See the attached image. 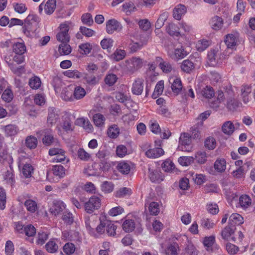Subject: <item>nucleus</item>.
Returning a JSON list of instances; mask_svg holds the SVG:
<instances>
[{"label": "nucleus", "mask_w": 255, "mask_h": 255, "mask_svg": "<svg viewBox=\"0 0 255 255\" xmlns=\"http://www.w3.org/2000/svg\"><path fill=\"white\" fill-rule=\"evenodd\" d=\"M171 88L173 92L176 94H179L182 89V85L181 80L179 78H175L172 84Z\"/></svg>", "instance_id": "obj_37"}, {"label": "nucleus", "mask_w": 255, "mask_h": 255, "mask_svg": "<svg viewBox=\"0 0 255 255\" xmlns=\"http://www.w3.org/2000/svg\"><path fill=\"white\" fill-rule=\"evenodd\" d=\"M130 165L126 162H121L117 166L119 171L123 174H128L130 170Z\"/></svg>", "instance_id": "obj_34"}, {"label": "nucleus", "mask_w": 255, "mask_h": 255, "mask_svg": "<svg viewBox=\"0 0 255 255\" xmlns=\"http://www.w3.org/2000/svg\"><path fill=\"white\" fill-rule=\"evenodd\" d=\"M77 155L81 160L83 161H88L91 158V155L82 148L78 150Z\"/></svg>", "instance_id": "obj_64"}, {"label": "nucleus", "mask_w": 255, "mask_h": 255, "mask_svg": "<svg viewBox=\"0 0 255 255\" xmlns=\"http://www.w3.org/2000/svg\"><path fill=\"white\" fill-rule=\"evenodd\" d=\"M69 24V22H65L60 25V31L56 35V39L62 43H68L70 40V36L68 34Z\"/></svg>", "instance_id": "obj_1"}, {"label": "nucleus", "mask_w": 255, "mask_h": 255, "mask_svg": "<svg viewBox=\"0 0 255 255\" xmlns=\"http://www.w3.org/2000/svg\"><path fill=\"white\" fill-rule=\"evenodd\" d=\"M149 177L152 182H160L163 180V176L161 172L157 169L148 168Z\"/></svg>", "instance_id": "obj_9"}, {"label": "nucleus", "mask_w": 255, "mask_h": 255, "mask_svg": "<svg viewBox=\"0 0 255 255\" xmlns=\"http://www.w3.org/2000/svg\"><path fill=\"white\" fill-rule=\"evenodd\" d=\"M239 205L243 209L248 208L252 204V200L249 196L245 194L242 195L239 198Z\"/></svg>", "instance_id": "obj_16"}, {"label": "nucleus", "mask_w": 255, "mask_h": 255, "mask_svg": "<svg viewBox=\"0 0 255 255\" xmlns=\"http://www.w3.org/2000/svg\"><path fill=\"white\" fill-rule=\"evenodd\" d=\"M187 55V52L182 48H176L175 49L174 54L172 57L173 59L176 60L182 59Z\"/></svg>", "instance_id": "obj_56"}, {"label": "nucleus", "mask_w": 255, "mask_h": 255, "mask_svg": "<svg viewBox=\"0 0 255 255\" xmlns=\"http://www.w3.org/2000/svg\"><path fill=\"white\" fill-rule=\"evenodd\" d=\"M101 206L100 199L96 196H93L88 201L84 204L85 210L87 213L92 214L96 210L98 209Z\"/></svg>", "instance_id": "obj_2"}, {"label": "nucleus", "mask_w": 255, "mask_h": 255, "mask_svg": "<svg viewBox=\"0 0 255 255\" xmlns=\"http://www.w3.org/2000/svg\"><path fill=\"white\" fill-rule=\"evenodd\" d=\"M45 249L50 253H55L58 249V245L53 240H50L46 245Z\"/></svg>", "instance_id": "obj_40"}, {"label": "nucleus", "mask_w": 255, "mask_h": 255, "mask_svg": "<svg viewBox=\"0 0 255 255\" xmlns=\"http://www.w3.org/2000/svg\"><path fill=\"white\" fill-rule=\"evenodd\" d=\"M24 205L26 210L31 213H34L38 208L37 203L31 199L26 200L24 203Z\"/></svg>", "instance_id": "obj_25"}, {"label": "nucleus", "mask_w": 255, "mask_h": 255, "mask_svg": "<svg viewBox=\"0 0 255 255\" xmlns=\"http://www.w3.org/2000/svg\"><path fill=\"white\" fill-rule=\"evenodd\" d=\"M83 79L89 85H95L97 83L96 76L92 73H83Z\"/></svg>", "instance_id": "obj_32"}, {"label": "nucleus", "mask_w": 255, "mask_h": 255, "mask_svg": "<svg viewBox=\"0 0 255 255\" xmlns=\"http://www.w3.org/2000/svg\"><path fill=\"white\" fill-rule=\"evenodd\" d=\"M93 120L96 126L100 127L104 124L105 119L102 114H96L93 116Z\"/></svg>", "instance_id": "obj_57"}, {"label": "nucleus", "mask_w": 255, "mask_h": 255, "mask_svg": "<svg viewBox=\"0 0 255 255\" xmlns=\"http://www.w3.org/2000/svg\"><path fill=\"white\" fill-rule=\"evenodd\" d=\"M205 146L209 150H213L216 146V141L213 137H208L205 141Z\"/></svg>", "instance_id": "obj_58"}, {"label": "nucleus", "mask_w": 255, "mask_h": 255, "mask_svg": "<svg viewBox=\"0 0 255 255\" xmlns=\"http://www.w3.org/2000/svg\"><path fill=\"white\" fill-rule=\"evenodd\" d=\"M25 144L29 148L34 149L37 145V139L34 136H29L26 138Z\"/></svg>", "instance_id": "obj_39"}, {"label": "nucleus", "mask_w": 255, "mask_h": 255, "mask_svg": "<svg viewBox=\"0 0 255 255\" xmlns=\"http://www.w3.org/2000/svg\"><path fill=\"white\" fill-rule=\"evenodd\" d=\"M122 28L121 23L115 19H110L106 23V31L108 34H112L115 31L120 30Z\"/></svg>", "instance_id": "obj_6"}, {"label": "nucleus", "mask_w": 255, "mask_h": 255, "mask_svg": "<svg viewBox=\"0 0 255 255\" xmlns=\"http://www.w3.org/2000/svg\"><path fill=\"white\" fill-rule=\"evenodd\" d=\"M210 45V41L206 39L199 40L196 44V48L199 51H203Z\"/></svg>", "instance_id": "obj_54"}, {"label": "nucleus", "mask_w": 255, "mask_h": 255, "mask_svg": "<svg viewBox=\"0 0 255 255\" xmlns=\"http://www.w3.org/2000/svg\"><path fill=\"white\" fill-rule=\"evenodd\" d=\"M201 94L204 97L210 99L215 95V93L212 87L207 86L201 91Z\"/></svg>", "instance_id": "obj_38"}, {"label": "nucleus", "mask_w": 255, "mask_h": 255, "mask_svg": "<svg viewBox=\"0 0 255 255\" xmlns=\"http://www.w3.org/2000/svg\"><path fill=\"white\" fill-rule=\"evenodd\" d=\"M33 172V167L30 164L25 163L23 165L21 172L25 178L30 177Z\"/></svg>", "instance_id": "obj_35"}, {"label": "nucleus", "mask_w": 255, "mask_h": 255, "mask_svg": "<svg viewBox=\"0 0 255 255\" xmlns=\"http://www.w3.org/2000/svg\"><path fill=\"white\" fill-rule=\"evenodd\" d=\"M143 65L142 60L140 58L132 57L130 59L129 69L133 72L140 68Z\"/></svg>", "instance_id": "obj_15"}, {"label": "nucleus", "mask_w": 255, "mask_h": 255, "mask_svg": "<svg viewBox=\"0 0 255 255\" xmlns=\"http://www.w3.org/2000/svg\"><path fill=\"white\" fill-rule=\"evenodd\" d=\"M28 83L32 89H37L40 87L41 82L39 77L34 76L29 79Z\"/></svg>", "instance_id": "obj_49"}, {"label": "nucleus", "mask_w": 255, "mask_h": 255, "mask_svg": "<svg viewBox=\"0 0 255 255\" xmlns=\"http://www.w3.org/2000/svg\"><path fill=\"white\" fill-rule=\"evenodd\" d=\"M194 158L192 156H180L178 161L182 166H188L194 161Z\"/></svg>", "instance_id": "obj_50"}, {"label": "nucleus", "mask_w": 255, "mask_h": 255, "mask_svg": "<svg viewBox=\"0 0 255 255\" xmlns=\"http://www.w3.org/2000/svg\"><path fill=\"white\" fill-rule=\"evenodd\" d=\"M59 51L62 55H68L71 52V46L68 43H61L59 46Z\"/></svg>", "instance_id": "obj_55"}, {"label": "nucleus", "mask_w": 255, "mask_h": 255, "mask_svg": "<svg viewBox=\"0 0 255 255\" xmlns=\"http://www.w3.org/2000/svg\"><path fill=\"white\" fill-rule=\"evenodd\" d=\"M74 86L70 85L65 87L61 93V97L65 101H72L73 97Z\"/></svg>", "instance_id": "obj_10"}, {"label": "nucleus", "mask_w": 255, "mask_h": 255, "mask_svg": "<svg viewBox=\"0 0 255 255\" xmlns=\"http://www.w3.org/2000/svg\"><path fill=\"white\" fill-rule=\"evenodd\" d=\"M49 234L41 232H38L37 235V239L36 240V244L37 245H43L46 241H47L49 238Z\"/></svg>", "instance_id": "obj_47"}, {"label": "nucleus", "mask_w": 255, "mask_h": 255, "mask_svg": "<svg viewBox=\"0 0 255 255\" xmlns=\"http://www.w3.org/2000/svg\"><path fill=\"white\" fill-rule=\"evenodd\" d=\"M118 80L117 76L114 74H109L106 75L105 78V83L109 86L115 84Z\"/></svg>", "instance_id": "obj_61"}, {"label": "nucleus", "mask_w": 255, "mask_h": 255, "mask_svg": "<svg viewBox=\"0 0 255 255\" xmlns=\"http://www.w3.org/2000/svg\"><path fill=\"white\" fill-rule=\"evenodd\" d=\"M186 6L181 4H178L173 9V17L177 20H180L182 16L186 13Z\"/></svg>", "instance_id": "obj_11"}, {"label": "nucleus", "mask_w": 255, "mask_h": 255, "mask_svg": "<svg viewBox=\"0 0 255 255\" xmlns=\"http://www.w3.org/2000/svg\"><path fill=\"white\" fill-rule=\"evenodd\" d=\"M167 17V13L164 12L160 14L155 24L156 29H160L163 26L164 22L166 20Z\"/></svg>", "instance_id": "obj_48"}, {"label": "nucleus", "mask_w": 255, "mask_h": 255, "mask_svg": "<svg viewBox=\"0 0 255 255\" xmlns=\"http://www.w3.org/2000/svg\"><path fill=\"white\" fill-rule=\"evenodd\" d=\"M18 131V128L15 125H8L5 127V132L7 136H13Z\"/></svg>", "instance_id": "obj_53"}, {"label": "nucleus", "mask_w": 255, "mask_h": 255, "mask_svg": "<svg viewBox=\"0 0 255 255\" xmlns=\"http://www.w3.org/2000/svg\"><path fill=\"white\" fill-rule=\"evenodd\" d=\"M86 95L85 89L80 86H74L73 91V97L76 99H81L83 98Z\"/></svg>", "instance_id": "obj_30"}, {"label": "nucleus", "mask_w": 255, "mask_h": 255, "mask_svg": "<svg viewBox=\"0 0 255 255\" xmlns=\"http://www.w3.org/2000/svg\"><path fill=\"white\" fill-rule=\"evenodd\" d=\"M52 171L54 175L59 176V177H63L65 174L64 168L61 165L53 166Z\"/></svg>", "instance_id": "obj_44"}, {"label": "nucleus", "mask_w": 255, "mask_h": 255, "mask_svg": "<svg viewBox=\"0 0 255 255\" xmlns=\"http://www.w3.org/2000/svg\"><path fill=\"white\" fill-rule=\"evenodd\" d=\"M243 223V217L238 213H233L229 217V225L231 227H236V225H240Z\"/></svg>", "instance_id": "obj_13"}, {"label": "nucleus", "mask_w": 255, "mask_h": 255, "mask_svg": "<svg viewBox=\"0 0 255 255\" xmlns=\"http://www.w3.org/2000/svg\"><path fill=\"white\" fill-rule=\"evenodd\" d=\"M164 150L161 147H156L148 149L146 152L145 155L148 158H158L163 155Z\"/></svg>", "instance_id": "obj_14"}, {"label": "nucleus", "mask_w": 255, "mask_h": 255, "mask_svg": "<svg viewBox=\"0 0 255 255\" xmlns=\"http://www.w3.org/2000/svg\"><path fill=\"white\" fill-rule=\"evenodd\" d=\"M226 162L224 159L217 160L214 164L215 169L219 172H223L225 170Z\"/></svg>", "instance_id": "obj_43"}, {"label": "nucleus", "mask_w": 255, "mask_h": 255, "mask_svg": "<svg viewBox=\"0 0 255 255\" xmlns=\"http://www.w3.org/2000/svg\"><path fill=\"white\" fill-rule=\"evenodd\" d=\"M146 44V42H132L129 44V48L131 52H135L141 49L143 46Z\"/></svg>", "instance_id": "obj_52"}, {"label": "nucleus", "mask_w": 255, "mask_h": 255, "mask_svg": "<svg viewBox=\"0 0 255 255\" xmlns=\"http://www.w3.org/2000/svg\"><path fill=\"white\" fill-rule=\"evenodd\" d=\"M64 76L73 79H80L83 76V73L77 70H69L63 73Z\"/></svg>", "instance_id": "obj_28"}, {"label": "nucleus", "mask_w": 255, "mask_h": 255, "mask_svg": "<svg viewBox=\"0 0 255 255\" xmlns=\"http://www.w3.org/2000/svg\"><path fill=\"white\" fill-rule=\"evenodd\" d=\"M181 69L185 72L189 73L195 68L194 63L189 59L184 60L181 65Z\"/></svg>", "instance_id": "obj_18"}, {"label": "nucleus", "mask_w": 255, "mask_h": 255, "mask_svg": "<svg viewBox=\"0 0 255 255\" xmlns=\"http://www.w3.org/2000/svg\"><path fill=\"white\" fill-rule=\"evenodd\" d=\"M222 129L225 134L231 135L235 130V126L231 121H227L223 125Z\"/></svg>", "instance_id": "obj_24"}, {"label": "nucleus", "mask_w": 255, "mask_h": 255, "mask_svg": "<svg viewBox=\"0 0 255 255\" xmlns=\"http://www.w3.org/2000/svg\"><path fill=\"white\" fill-rule=\"evenodd\" d=\"M116 229L117 226L116 225L112 223L111 221H107L106 232L109 236L115 237L116 234Z\"/></svg>", "instance_id": "obj_33"}, {"label": "nucleus", "mask_w": 255, "mask_h": 255, "mask_svg": "<svg viewBox=\"0 0 255 255\" xmlns=\"http://www.w3.org/2000/svg\"><path fill=\"white\" fill-rule=\"evenodd\" d=\"M59 116L55 108L50 107L48 109V114L47 118V123L48 126H52L59 119Z\"/></svg>", "instance_id": "obj_7"}, {"label": "nucleus", "mask_w": 255, "mask_h": 255, "mask_svg": "<svg viewBox=\"0 0 255 255\" xmlns=\"http://www.w3.org/2000/svg\"><path fill=\"white\" fill-rule=\"evenodd\" d=\"M207 154L205 151L197 152L195 155L197 162L200 164H204L207 161Z\"/></svg>", "instance_id": "obj_63"}, {"label": "nucleus", "mask_w": 255, "mask_h": 255, "mask_svg": "<svg viewBox=\"0 0 255 255\" xmlns=\"http://www.w3.org/2000/svg\"><path fill=\"white\" fill-rule=\"evenodd\" d=\"M56 0H48L44 5L45 12L47 14L52 13L56 8Z\"/></svg>", "instance_id": "obj_31"}, {"label": "nucleus", "mask_w": 255, "mask_h": 255, "mask_svg": "<svg viewBox=\"0 0 255 255\" xmlns=\"http://www.w3.org/2000/svg\"><path fill=\"white\" fill-rule=\"evenodd\" d=\"M162 169L166 172H171L175 168V166L170 159H167L162 164Z\"/></svg>", "instance_id": "obj_45"}, {"label": "nucleus", "mask_w": 255, "mask_h": 255, "mask_svg": "<svg viewBox=\"0 0 255 255\" xmlns=\"http://www.w3.org/2000/svg\"><path fill=\"white\" fill-rule=\"evenodd\" d=\"M241 105L242 104L239 101L233 99L228 101L227 107L229 110L234 111L239 108Z\"/></svg>", "instance_id": "obj_36"}, {"label": "nucleus", "mask_w": 255, "mask_h": 255, "mask_svg": "<svg viewBox=\"0 0 255 255\" xmlns=\"http://www.w3.org/2000/svg\"><path fill=\"white\" fill-rule=\"evenodd\" d=\"M114 41L111 38H105L101 42V45L104 49L110 51L113 46Z\"/></svg>", "instance_id": "obj_60"}, {"label": "nucleus", "mask_w": 255, "mask_h": 255, "mask_svg": "<svg viewBox=\"0 0 255 255\" xmlns=\"http://www.w3.org/2000/svg\"><path fill=\"white\" fill-rule=\"evenodd\" d=\"M179 143L180 145L179 146V148L181 150L188 152L192 151L191 136H190L189 133H183L181 134L179 138Z\"/></svg>", "instance_id": "obj_3"}, {"label": "nucleus", "mask_w": 255, "mask_h": 255, "mask_svg": "<svg viewBox=\"0 0 255 255\" xmlns=\"http://www.w3.org/2000/svg\"><path fill=\"white\" fill-rule=\"evenodd\" d=\"M120 133V129L116 125H112L108 130L109 136L112 138H116Z\"/></svg>", "instance_id": "obj_41"}, {"label": "nucleus", "mask_w": 255, "mask_h": 255, "mask_svg": "<svg viewBox=\"0 0 255 255\" xmlns=\"http://www.w3.org/2000/svg\"><path fill=\"white\" fill-rule=\"evenodd\" d=\"M236 227H231L229 225L226 226L221 232V236L223 239L225 241H232L235 242V238L233 236L236 230Z\"/></svg>", "instance_id": "obj_5"}, {"label": "nucleus", "mask_w": 255, "mask_h": 255, "mask_svg": "<svg viewBox=\"0 0 255 255\" xmlns=\"http://www.w3.org/2000/svg\"><path fill=\"white\" fill-rule=\"evenodd\" d=\"M10 70L15 75L20 76L25 72V68L23 66H16L13 63H7Z\"/></svg>", "instance_id": "obj_19"}, {"label": "nucleus", "mask_w": 255, "mask_h": 255, "mask_svg": "<svg viewBox=\"0 0 255 255\" xmlns=\"http://www.w3.org/2000/svg\"><path fill=\"white\" fill-rule=\"evenodd\" d=\"M143 90V80L138 79L133 83L132 92L136 95H141Z\"/></svg>", "instance_id": "obj_12"}, {"label": "nucleus", "mask_w": 255, "mask_h": 255, "mask_svg": "<svg viewBox=\"0 0 255 255\" xmlns=\"http://www.w3.org/2000/svg\"><path fill=\"white\" fill-rule=\"evenodd\" d=\"M198 251L194 245L189 241H187L184 249V255H197Z\"/></svg>", "instance_id": "obj_22"}, {"label": "nucleus", "mask_w": 255, "mask_h": 255, "mask_svg": "<svg viewBox=\"0 0 255 255\" xmlns=\"http://www.w3.org/2000/svg\"><path fill=\"white\" fill-rule=\"evenodd\" d=\"M65 208V205L63 201L58 200H54L53 205L50 209V212L55 215L62 212Z\"/></svg>", "instance_id": "obj_8"}, {"label": "nucleus", "mask_w": 255, "mask_h": 255, "mask_svg": "<svg viewBox=\"0 0 255 255\" xmlns=\"http://www.w3.org/2000/svg\"><path fill=\"white\" fill-rule=\"evenodd\" d=\"M75 249L74 244L71 243H66L63 247V252L67 255L73 254L75 251Z\"/></svg>", "instance_id": "obj_59"}, {"label": "nucleus", "mask_w": 255, "mask_h": 255, "mask_svg": "<svg viewBox=\"0 0 255 255\" xmlns=\"http://www.w3.org/2000/svg\"><path fill=\"white\" fill-rule=\"evenodd\" d=\"M237 38L233 34H229L226 35L225 42L228 48L234 49L237 44Z\"/></svg>", "instance_id": "obj_21"}, {"label": "nucleus", "mask_w": 255, "mask_h": 255, "mask_svg": "<svg viewBox=\"0 0 255 255\" xmlns=\"http://www.w3.org/2000/svg\"><path fill=\"white\" fill-rule=\"evenodd\" d=\"M126 53L124 50L117 49L111 55V58L116 61L123 60L126 56Z\"/></svg>", "instance_id": "obj_29"}, {"label": "nucleus", "mask_w": 255, "mask_h": 255, "mask_svg": "<svg viewBox=\"0 0 255 255\" xmlns=\"http://www.w3.org/2000/svg\"><path fill=\"white\" fill-rule=\"evenodd\" d=\"M42 142L46 146H50L53 144L57 145L58 143L57 139L54 138L51 134L45 135L42 138Z\"/></svg>", "instance_id": "obj_27"}, {"label": "nucleus", "mask_w": 255, "mask_h": 255, "mask_svg": "<svg viewBox=\"0 0 255 255\" xmlns=\"http://www.w3.org/2000/svg\"><path fill=\"white\" fill-rule=\"evenodd\" d=\"M135 224L132 220H126L123 224V229L126 232H130L134 230Z\"/></svg>", "instance_id": "obj_42"}, {"label": "nucleus", "mask_w": 255, "mask_h": 255, "mask_svg": "<svg viewBox=\"0 0 255 255\" xmlns=\"http://www.w3.org/2000/svg\"><path fill=\"white\" fill-rule=\"evenodd\" d=\"M26 50V46L23 42H16L12 45V50L15 54H23Z\"/></svg>", "instance_id": "obj_20"}, {"label": "nucleus", "mask_w": 255, "mask_h": 255, "mask_svg": "<svg viewBox=\"0 0 255 255\" xmlns=\"http://www.w3.org/2000/svg\"><path fill=\"white\" fill-rule=\"evenodd\" d=\"M64 223L68 225H71L74 222L73 214L68 211H65L62 217Z\"/></svg>", "instance_id": "obj_62"}, {"label": "nucleus", "mask_w": 255, "mask_h": 255, "mask_svg": "<svg viewBox=\"0 0 255 255\" xmlns=\"http://www.w3.org/2000/svg\"><path fill=\"white\" fill-rule=\"evenodd\" d=\"M148 210L151 215H157L159 213V205L155 202H151L148 206Z\"/></svg>", "instance_id": "obj_46"}, {"label": "nucleus", "mask_w": 255, "mask_h": 255, "mask_svg": "<svg viewBox=\"0 0 255 255\" xmlns=\"http://www.w3.org/2000/svg\"><path fill=\"white\" fill-rule=\"evenodd\" d=\"M224 57V54L222 53L221 51L218 50H211L208 53V60L213 65L222 63V59Z\"/></svg>", "instance_id": "obj_4"}, {"label": "nucleus", "mask_w": 255, "mask_h": 255, "mask_svg": "<svg viewBox=\"0 0 255 255\" xmlns=\"http://www.w3.org/2000/svg\"><path fill=\"white\" fill-rule=\"evenodd\" d=\"M241 91L243 101L247 104L249 101L248 95L251 93V88L249 86H246L242 89Z\"/></svg>", "instance_id": "obj_51"}, {"label": "nucleus", "mask_w": 255, "mask_h": 255, "mask_svg": "<svg viewBox=\"0 0 255 255\" xmlns=\"http://www.w3.org/2000/svg\"><path fill=\"white\" fill-rule=\"evenodd\" d=\"M131 194V189L127 187H123L115 193V196L117 198H124L129 196Z\"/></svg>", "instance_id": "obj_26"}, {"label": "nucleus", "mask_w": 255, "mask_h": 255, "mask_svg": "<svg viewBox=\"0 0 255 255\" xmlns=\"http://www.w3.org/2000/svg\"><path fill=\"white\" fill-rule=\"evenodd\" d=\"M179 30L178 26L173 23H169L166 28V32L172 36H179L180 35Z\"/></svg>", "instance_id": "obj_17"}, {"label": "nucleus", "mask_w": 255, "mask_h": 255, "mask_svg": "<svg viewBox=\"0 0 255 255\" xmlns=\"http://www.w3.org/2000/svg\"><path fill=\"white\" fill-rule=\"evenodd\" d=\"M210 24L214 29L219 30L222 28L223 21L221 17L218 16H215L212 18Z\"/></svg>", "instance_id": "obj_23"}]
</instances>
